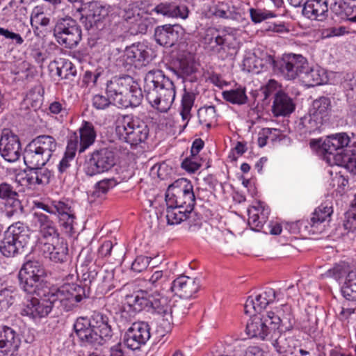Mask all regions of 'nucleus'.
Instances as JSON below:
<instances>
[{
  "label": "nucleus",
  "instance_id": "ea45409f",
  "mask_svg": "<svg viewBox=\"0 0 356 356\" xmlns=\"http://www.w3.org/2000/svg\"><path fill=\"white\" fill-rule=\"evenodd\" d=\"M330 8L341 19L356 22V7L349 6L343 0H338L332 3Z\"/></svg>",
  "mask_w": 356,
  "mask_h": 356
},
{
  "label": "nucleus",
  "instance_id": "680f3d73",
  "mask_svg": "<svg viewBox=\"0 0 356 356\" xmlns=\"http://www.w3.org/2000/svg\"><path fill=\"white\" fill-rule=\"evenodd\" d=\"M214 15L223 19H236L242 15V12L241 10L232 11L230 7L222 3L217 6Z\"/></svg>",
  "mask_w": 356,
  "mask_h": 356
},
{
  "label": "nucleus",
  "instance_id": "f704fd0d",
  "mask_svg": "<svg viewBox=\"0 0 356 356\" xmlns=\"http://www.w3.org/2000/svg\"><path fill=\"white\" fill-rule=\"evenodd\" d=\"M51 71L56 70V74L62 79H70L76 74V70L72 62L66 59H60L50 64Z\"/></svg>",
  "mask_w": 356,
  "mask_h": 356
},
{
  "label": "nucleus",
  "instance_id": "39448f33",
  "mask_svg": "<svg viewBox=\"0 0 356 356\" xmlns=\"http://www.w3.org/2000/svg\"><path fill=\"white\" fill-rule=\"evenodd\" d=\"M33 221L41 235L40 249L44 257L54 262H63L68 248L64 239L59 237L54 222L41 212L34 213Z\"/></svg>",
  "mask_w": 356,
  "mask_h": 356
},
{
  "label": "nucleus",
  "instance_id": "4c0bfd02",
  "mask_svg": "<svg viewBox=\"0 0 356 356\" xmlns=\"http://www.w3.org/2000/svg\"><path fill=\"white\" fill-rule=\"evenodd\" d=\"M168 273L163 270H152L149 278L145 281V291H163L168 282Z\"/></svg>",
  "mask_w": 356,
  "mask_h": 356
},
{
  "label": "nucleus",
  "instance_id": "7ed1b4c3",
  "mask_svg": "<svg viewBox=\"0 0 356 356\" xmlns=\"http://www.w3.org/2000/svg\"><path fill=\"white\" fill-rule=\"evenodd\" d=\"M37 298H27L22 304L21 314L27 316L33 321H38L46 317L53 307H57L60 310L69 312L72 310L86 297L85 289H82V293L79 290L63 293L62 296L49 298L44 296H38Z\"/></svg>",
  "mask_w": 356,
  "mask_h": 356
},
{
  "label": "nucleus",
  "instance_id": "58836bf2",
  "mask_svg": "<svg viewBox=\"0 0 356 356\" xmlns=\"http://www.w3.org/2000/svg\"><path fill=\"white\" fill-rule=\"evenodd\" d=\"M346 152L337 156L336 163L344 166L351 172H356V140H353V146Z\"/></svg>",
  "mask_w": 356,
  "mask_h": 356
},
{
  "label": "nucleus",
  "instance_id": "473e14b6",
  "mask_svg": "<svg viewBox=\"0 0 356 356\" xmlns=\"http://www.w3.org/2000/svg\"><path fill=\"white\" fill-rule=\"evenodd\" d=\"M236 33V31L230 30V31H225L220 35H216L211 42V47L216 51H219L224 47L234 49L238 44Z\"/></svg>",
  "mask_w": 356,
  "mask_h": 356
},
{
  "label": "nucleus",
  "instance_id": "72a5a7b5",
  "mask_svg": "<svg viewBox=\"0 0 356 356\" xmlns=\"http://www.w3.org/2000/svg\"><path fill=\"white\" fill-rule=\"evenodd\" d=\"M8 236L24 248L29 240V229L23 223L17 222L10 225L5 232Z\"/></svg>",
  "mask_w": 356,
  "mask_h": 356
},
{
  "label": "nucleus",
  "instance_id": "6ab92c4d",
  "mask_svg": "<svg viewBox=\"0 0 356 356\" xmlns=\"http://www.w3.org/2000/svg\"><path fill=\"white\" fill-rule=\"evenodd\" d=\"M185 30L179 24H165L156 28L155 40L161 46L172 47L184 39Z\"/></svg>",
  "mask_w": 356,
  "mask_h": 356
},
{
  "label": "nucleus",
  "instance_id": "69168bd1",
  "mask_svg": "<svg viewBox=\"0 0 356 356\" xmlns=\"http://www.w3.org/2000/svg\"><path fill=\"white\" fill-rule=\"evenodd\" d=\"M63 204V202L61 201H52L50 203L38 202L35 203V205L37 208L41 209L49 213L57 215L59 210L61 209Z\"/></svg>",
  "mask_w": 356,
  "mask_h": 356
},
{
  "label": "nucleus",
  "instance_id": "09e8293b",
  "mask_svg": "<svg viewBox=\"0 0 356 356\" xmlns=\"http://www.w3.org/2000/svg\"><path fill=\"white\" fill-rule=\"evenodd\" d=\"M266 61L255 54H247L243 60V70L253 74H259L265 67Z\"/></svg>",
  "mask_w": 356,
  "mask_h": 356
},
{
  "label": "nucleus",
  "instance_id": "774afa93",
  "mask_svg": "<svg viewBox=\"0 0 356 356\" xmlns=\"http://www.w3.org/2000/svg\"><path fill=\"white\" fill-rule=\"evenodd\" d=\"M152 257L143 255L137 256L131 264V270L136 273H140L146 269L152 261Z\"/></svg>",
  "mask_w": 356,
  "mask_h": 356
},
{
  "label": "nucleus",
  "instance_id": "9b49d317",
  "mask_svg": "<svg viewBox=\"0 0 356 356\" xmlns=\"http://www.w3.org/2000/svg\"><path fill=\"white\" fill-rule=\"evenodd\" d=\"M54 35L57 42L67 48L76 47L81 39V30L70 17L61 18L56 22Z\"/></svg>",
  "mask_w": 356,
  "mask_h": 356
},
{
  "label": "nucleus",
  "instance_id": "1a4fd4ad",
  "mask_svg": "<svg viewBox=\"0 0 356 356\" xmlns=\"http://www.w3.org/2000/svg\"><path fill=\"white\" fill-rule=\"evenodd\" d=\"M115 129L119 138L131 145L145 142L149 134L147 125L132 115H124L118 119Z\"/></svg>",
  "mask_w": 356,
  "mask_h": 356
},
{
  "label": "nucleus",
  "instance_id": "79ce46f5",
  "mask_svg": "<svg viewBox=\"0 0 356 356\" xmlns=\"http://www.w3.org/2000/svg\"><path fill=\"white\" fill-rule=\"evenodd\" d=\"M248 213L249 226L252 230L259 232L268 218L270 210H261L259 215L258 210L254 207H249Z\"/></svg>",
  "mask_w": 356,
  "mask_h": 356
},
{
  "label": "nucleus",
  "instance_id": "cd10ccee",
  "mask_svg": "<svg viewBox=\"0 0 356 356\" xmlns=\"http://www.w3.org/2000/svg\"><path fill=\"white\" fill-rule=\"evenodd\" d=\"M308 87L327 83L328 81L327 72L318 65L309 67V65L301 74L300 79Z\"/></svg>",
  "mask_w": 356,
  "mask_h": 356
},
{
  "label": "nucleus",
  "instance_id": "de8ad7c7",
  "mask_svg": "<svg viewBox=\"0 0 356 356\" xmlns=\"http://www.w3.org/2000/svg\"><path fill=\"white\" fill-rule=\"evenodd\" d=\"M195 99V94L192 91L184 90L182 96L179 113L182 120L185 122L184 127L188 124L191 118V110Z\"/></svg>",
  "mask_w": 356,
  "mask_h": 356
},
{
  "label": "nucleus",
  "instance_id": "423d86ee",
  "mask_svg": "<svg viewBox=\"0 0 356 356\" xmlns=\"http://www.w3.org/2000/svg\"><path fill=\"white\" fill-rule=\"evenodd\" d=\"M74 329L81 341L94 346L102 345L112 336L108 317L99 312H94L90 319L78 318Z\"/></svg>",
  "mask_w": 356,
  "mask_h": 356
},
{
  "label": "nucleus",
  "instance_id": "e2e57ef3",
  "mask_svg": "<svg viewBox=\"0 0 356 356\" xmlns=\"http://www.w3.org/2000/svg\"><path fill=\"white\" fill-rule=\"evenodd\" d=\"M278 134L279 130L277 129L263 128L258 133V145L260 147H264L267 144L268 140H273Z\"/></svg>",
  "mask_w": 356,
  "mask_h": 356
},
{
  "label": "nucleus",
  "instance_id": "0e129e2a",
  "mask_svg": "<svg viewBox=\"0 0 356 356\" xmlns=\"http://www.w3.org/2000/svg\"><path fill=\"white\" fill-rule=\"evenodd\" d=\"M348 269L345 264H336L332 268L329 269L326 272V276L332 277L335 280L339 282L346 275H348Z\"/></svg>",
  "mask_w": 356,
  "mask_h": 356
},
{
  "label": "nucleus",
  "instance_id": "b1692460",
  "mask_svg": "<svg viewBox=\"0 0 356 356\" xmlns=\"http://www.w3.org/2000/svg\"><path fill=\"white\" fill-rule=\"evenodd\" d=\"M332 213L330 203L323 202L319 205L312 213L310 221H307L309 227L308 232L312 234L322 233L325 229Z\"/></svg>",
  "mask_w": 356,
  "mask_h": 356
},
{
  "label": "nucleus",
  "instance_id": "5701e85b",
  "mask_svg": "<svg viewBox=\"0 0 356 356\" xmlns=\"http://www.w3.org/2000/svg\"><path fill=\"white\" fill-rule=\"evenodd\" d=\"M170 71L178 79L193 81L196 79L195 73L197 72L194 55L188 52L181 54L178 58L175 67L170 68Z\"/></svg>",
  "mask_w": 356,
  "mask_h": 356
},
{
  "label": "nucleus",
  "instance_id": "49530a36",
  "mask_svg": "<svg viewBox=\"0 0 356 356\" xmlns=\"http://www.w3.org/2000/svg\"><path fill=\"white\" fill-rule=\"evenodd\" d=\"M341 291L346 300L356 302V270L348 273Z\"/></svg>",
  "mask_w": 356,
  "mask_h": 356
},
{
  "label": "nucleus",
  "instance_id": "c756f323",
  "mask_svg": "<svg viewBox=\"0 0 356 356\" xmlns=\"http://www.w3.org/2000/svg\"><path fill=\"white\" fill-rule=\"evenodd\" d=\"M79 131V135L76 133H74V134L70 136V140H71V138L74 140V135L76 134L78 140V149L79 152H83L95 142L96 133L92 124L86 121L83 122Z\"/></svg>",
  "mask_w": 356,
  "mask_h": 356
},
{
  "label": "nucleus",
  "instance_id": "aec40b11",
  "mask_svg": "<svg viewBox=\"0 0 356 356\" xmlns=\"http://www.w3.org/2000/svg\"><path fill=\"white\" fill-rule=\"evenodd\" d=\"M276 297L275 291L271 288H266L250 296L244 305L245 312L252 315L253 312H260L272 303Z\"/></svg>",
  "mask_w": 356,
  "mask_h": 356
},
{
  "label": "nucleus",
  "instance_id": "c85d7f7f",
  "mask_svg": "<svg viewBox=\"0 0 356 356\" xmlns=\"http://www.w3.org/2000/svg\"><path fill=\"white\" fill-rule=\"evenodd\" d=\"M328 11L325 0H309L303 7L302 15L312 20L323 21Z\"/></svg>",
  "mask_w": 356,
  "mask_h": 356
},
{
  "label": "nucleus",
  "instance_id": "a19ab883",
  "mask_svg": "<svg viewBox=\"0 0 356 356\" xmlns=\"http://www.w3.org/2000/svg\"><path fill=\"white\" fill-rule=\"evenodd\" d=\"M331 111V101L329 98L321 97L315 99L312 104L309 111L312 115L325 121Z\"/></svg>",
  "mask_w": 356,
  "mask_h": 356
},
{
  "label": "nucleus",
  "instance_id": "2eb2a0df",
  "mask_svg": "<svg viewBox=\"0 0 356 356\" xmlns=\"http://www.w3.org/2000/svg\"><path fill=\"white\" fill-rule=\"evenodd\" d=\"M308 65L306 58L301 54H285L283 55L280 71L284 77L287 80L300 79L301 74Z\"/></svg>",
  "mask_w": 356,
  "mask_h": 356
},
{
  "label": "nucleus",
  "instance_id": "2f4dec72",
  "mask_svg": "<svg viewBox=\"0 0 356 356\" xmlns=\"http://www.w3.org/2000/svg\"><path fill=\"white\" fill-rule=\"evenodd\" d=\"M193 215V209H189L188 207L167 205L166 220L168 225H179L189 219Z\"/></svg>",
  "mask_w": 356,
  "mask_h": 356
},
{
  "label": "nucleus",
  "instance_id": "ddd939ff",
  "mask_svg": "<svg viewBox=\"0 0 356 356\" xmlns=\"http://www.w3.org/2000/svg\"><path fill=\"white\" fill-rule=\"evenodd\" d=\"M267 319L270 321V325L277 334L285 332L293 329L295 320L291 307L288 304H282L267 312Z\"/></svg>",
  "mask_w": 356,
  "mask_h": 356
},
{
  "label": "nucleus",
  "instance_id": "3c124183",
  "mask_svg": "<svg viewBox=\"0 0 356 356\" xmlns=\"http://www.w3.org/2000/svg\"><path fill=\"white\" fill-rule=\"evenodd\" d=\"M124 179L120 177L104 179L95 184L93 193L96 197H101L124 181Z\"/></svg>",
  "mask_w": 356,
  "mask_h": 356
},
{
  "label": "nucleus",
  "instance_id": "dca6fc26",
  "mask_svg": "<svg viewBox=\"0 0 356 356\" xmlns=\"http://www.w3.org/2000/svg\"><path fill=\"white\" fill-rule=\"evenodd\" d=\"M316 143L325 153L330 156L332 155L336 161L337 156L346 152V149H349L348 147H351L353 141L346 133H339L327 136L323 142H321V140L318 141L312 140L310 145L313 146Z\"/></svg>",
  "mask_w": 356,
  "mask_h": 356
},
{
  "label": "nucleus",
  "instance_id": "4be33fe9",
  "mask_svg": "<svg viewBox=\"0 0 356 356\" xmlns=\"http://www.w3.org/2000/svg\"><path fill=\"white\" fill-rule=\"evenodd\" d=\"M153 11L158 15L172 19H186L189 15L188 6L181 0L163 1L156 5Z\"/></svg>",
  "mask_w": 356,
  "mask_h": 356
},
{
  "label": "nucleus",
  "instance_id": "8fccbe9b",
  "mask_svg": "<svg viewBox=\"0 0 356 356\" xmlns=\"http://www.w3.org/2000/svg\"><path fill=\"white\" fill-rule=\"evenodd\" d=\"M77 150L78 140L77 136L75 134L74 140H73L72 138H71V140H69L67 145L65 155L59 163L58 170L60 172H65L67 170V169L70 166V163L74 159Z\"/></svg>",
  "mask_w": 356,
  "mask_h": 356
},
{
  "label": "nucleus",
  "instance_id": "393cba45",
  "mask_svg": "<svg viewBox=\"0 0 356 356\" xmlns=\"http://www.w3.org/2000/svg\"><path fill=\"white\" fill-rule=\"evenodd\" d=\"M149 49L143 43H134L127 47L123 54V60L127 65L136 67L145 65L149 60Z\"/></svg>",
  "mask_w": 356,
  "mask_h": 356
},
{
  "label": "nucleus",
  "instance_id": "4d7b16f0",
  "mask_svg": "<svg viewBox=\"0 0 356 356\" xmlns=\"http://www.w3.org/2000/svg\"><path fill=\"white\" fill-rule=\"evenodd\" d=\"M250 17L254 24H259L268 19L275 18L277 15L273 11L259 7H250L249 9Z\"/></svg>",
  "mask_w": 356,
  "mask_h": 356
},
{
  "label": "nucleus",
  "instance_id": "052dcab7",
  "mask_svg": "<svg viewBox=\"0 0 356 356\" xmlns=\"http://www.w3.org/2000/svg\"><path fill=\"white\" fill-rule=\"evenodd\" d=\"M202 159L200 156H194L191 154L186 157L181 163L183 169L188 172L193 173L198 170L202 165Z\"/></svg>",
  "mask_w": 356,
  "mask_h": 356
},
{
  "label": "nucleus",
  "instance_id": "a18cd8bd",
  "mask_svg": "<svg viewBox=\"0 0 356 356\" xmlns=\"http://www.w3.org/2000/svg\"><path fill=\"white\" fill-rule=\"evenodd\" d=\"M269 340L272 341V345L277 353L280 354L293 353L294 340L291 337H287L283 332L278 333Z\"/></svg>",
  "mask_w": 356,
  "mask_h": 356
},
{
  "label": "nucleus",
  "instance_id": "a878e982",
  "mask_svg": "<svg viewBox=\"0 0 356 356\" xmlns=\"http://www.w3.org/2000/svg\"><path fill=\"white\" fill-rule=\"evenodd\" d=\"M200 283L197 279L181 275L172 283L171 289L181 298H191L199 289Z\"/></svg>",
  "mask_w": 356,
  "mask_h": 356
},
{
  "label": "nucleus",
  "instance_id": "e433bc0d",
  "mask_svg": "<svg viewBox=\"0 0 356 356\" xmlns=\"http://www.w3.org/2000/svg\"><path fill=\"white\" fill-rule=\"evenodd\" d=\"M222 96L226 102L232 104L242 105L248 101L246 89L240 85H235L234 88L222 91Z\"/></svg>",
  "mask_w": 356,
  "mask_h": 356
},
{
  "label": "nucleus",
  "instance_id": "4468645a",
  "mask_svg": "<svg viewBox=\"0 0 356 356\" xmlns=\"http://www.w3.org/2000/svg\"><path fill=\"white\" fill-rule=\"evenodd\" d=\"M150 327L144 321H137L127 329L124 336L125 346L133 350L140 349L150 339Z\"/></svg>",
  "mask_w": 356,
  "mask_h": 356
},
{
  "label": "nucleus",
  "instance_id": "f8f14e48",
  "mask_svg": "<svg viewBox=\"0 0 356 356\" xmlns=\"http://www.w3.org/2000/svg\"><path fill=\"white\" fill-rule=\"evenodd\" d=\"M115 152L109 148L95 151L84 164V171L88 176H94L109 171L117 163Z\"/></svg>",
  "mask_w": 356,
  "mask_h": 356
},
{
  "label": "nucleus",
  "instance_id": "5fc2aeb1",
  "mask_svg": "<svg viewBox=\"0 0 356 356\" xmlns=\"http://www.w3.org/2000/svg\"><path fill=\"white\" fill-rule=\"evenodd\" d=\"M31 170V179L33 186L36 185H47L52 176L51 172L46 168L36 166L30 168Z\"/></svg>",
  "mask_w": 356,
  "mask_h": 356
},
{
  "label": "nucleus",
  "instance_id": "20e7f679",
  "mask_svg": "<svg viewBox=\"0 0 356 356\" xmlns=\"http://www.w3.org/2000/svg\"><path fill=\"white\" fill-rule=\"evenodd\" d=\"M145 97L151 106L161 113L167 112L176 95L173 81L161 70H151L144 79Z\"/></svg>",
  "mask_w": 356,
  "mask_h": 356
},
{
  "label": "nucleus",
  "instance_id": "6e6d98bb",
  "mask_svg": "<svg viewBox=\"0 0 356 356\" xmlns=\"http://www.w3.org/2000/svg\"><path fill=\"white\" fill-rule=\"evenodd\" d=\"M17 241L5 234L4 238L0 245V251L5 257H13L20 253L24 247L19 245Z\"/></svg>",
  "mask_w": 356,
  "mask_h": 356
},
{
  "label": "nucleus",
  "instance_id": "c03bdc74",
  "mask_svg": "<svg viewBox=\"0 0 356 356\" xmlns=\"http://www.w3.org/2000/svg\"><path fill=\"white\" fill-rule=\"evenodd\" d=\"M323 121L316 116L312 115L310 112L300 119L298 123V129L302 134H311L320 129Z\"/></svg>",
  "mask_w": 356,
  "mask_h": 356
},
{
  "label": "nucleus",
  "instance_id": "412c9836",
  "mask_svg": "<svg viewBox=\"0 0 356 356\" xmlns=\"http://www.w3.org/2000/svg\"><path fill=\"white\" fill-rule=\"evenodd\" d=\"M21 344L19 335L8 326H0V356H16Z\"/></svg>",
  "mask_w": 356,
  "mask_h": 356
},
{
  "label": "nucleus",
  "instance_id": "c9c22d12",
  "mask_svg": "<svg viewBox=\"0 0 356 356\" xmlns=\"http://www.w3.org/2000/svg\"><path fill=\"white\" fill-rule=\"evenodd\" d=\"M60 209L57 214L60 225L67 233H72L76 224L74 212L71 207L65 202Z\"/></svg>",
  "mask_w": 356,
  "mask_h": 356
},
{
  "label": "nucleus",
  "instance_id": "a211bd4d",
  "mask_svg": "<svg viewBox=\"0 0 356 356\" xmlns=\"http://www.w3.org/2000/svg\"><path fill=\"white\" fill-rule=\"evenodd\" d=\"M0 154L9 163L19 160L22 147L19 137L9 130H3L0 138Z\"/></svg>",
  "mask_w": 356,
  "mask_h": 356
},
{
  "label": "nucleus",
  "instance_id": "37998d69",
  "mask_svg": "<svg viewBox=\"0 0 356 356\" xmlns=\"http://www.w3.org/2000/svg\"><path fill=\"white\" fill-rule=\"evenodd\" d=\"M147 291L140 290L136 293L127 296L126 303L129 309L136 313L143 309H147Z\"/></svg>",
  "mask_w": 356,
  "mask_h": 356
},
{
  "label": "nucleus",
  "instance_id": "bf43d9fd",
  "mask_svg": "<svg viewBox=\"0 0 356 356\" xmlns=\"http://www.w3.org/2000/svg\"><path fill=\"white\" fill-rule=\"evenodd\" d=\"M3 211L5 215L8 218L20 214L22 211V207L20 201L17 200L16 197L8 198L4 202Z\"/></svg>",
  "mask_w": 356,
  "mask_h": 356
},
{
  "label": "nucleus",
  "instance_id": "0eeeda50",
  "mask_svg": "<svg viewBox=\"0 0 356 356\" xmlns=\"http://www.w3.org/2000/svg\"><path fill=\"white\" fill-rule=\"evenodd\" d=\"M80 14V21L86 29H90L99 23L104 25L116 23L120 17V9L115 6H110L100 1H90L82 3L77 8Z\"/></svg>",
  "mask_w": 356,
  "mask_h": 356
},
{
  "label": "nucleus",
  "instance_id": "bb28decb",
  "mask_svg": "<svg viewBox=\"0 0 356 356\" xmlns=\"http://www.w3.org/2000/svg\"><path fill=\"white\" fill-rule=\"evenodd\" d=\"M147 310L163 316L171 314L170 300L164 296L162 291H147Z\"/></svg>",
  "mask_w": 356,
  "mask_h": 356
},
{
  "label": "nucleus",
  "instance_id": "864d4df0",
  "mask_svg": "<svg viewBox=\"0 0 356 356\" xmlns=\"http://www.w3.org/2000/svg\"><path fill=\"white\" fill-rule=\"evenodd\" d=\"M14 288L0 279V312L13 303Z\"/></svg>",
  "mask_w": 356,
  "mask_h": 356
},
{
  "label": "nucleus",
  "instance_id": "338daca9",
  "mask_svg": "<svg viewBox=\"0 0 356 356\" xmlns=\"http://www.w3.org/2000/svg\"><path fill=\"white\" fill-rule=\"evenodd\" d=\"M123 19L131 27L140 26L142 21L141 16L137 13V9L134 10V8L124 10Z\"/></svg>",
  "mask_w": 356,
  "mask_h": 356
},
{
  "label": "nucleus",
  "instance_id": "7c9ffc66",
  "mask_svg": "<svg viewBox=\"0 0 356 356\" xmlns=\"http://www.w3.org/2000/svg\"><path fill=\"white\" fill-rule=\"evenodd\" d=\"M295 109L293 100L286 93L277 92L275 96L272 111L275 116H286Z\"/></svg>",
  "mask_w": 356,
  "mask_h": 356
},
{
  "label": "nucleus",
  "instance_id": "f257e3e1",
  "mask_svg": "<svg viewBox=\"0 0 356 356\" xmlns=\"http://www.w3.org/2000/svg\"><path fill=\"white\" fill-rule=\"evenodd\" d=\"M47 273L43 266L37 261H28L23 264L18 273L20 287L24 291L29 294L44 296L53 298L60 296L63 293L79 290L82 293L84 287L74 283L76 277L71 274L67 280L71 282H65L62 285H49L45 281Z\"/></svg>",
  "mask_w": 356,
  "mask_h": 356
},
{
  "label": "nucleus",
  "instance_id": "13d9d810",
  "mask_svg": "<svg viewBox=\"0 0 356 356\" xmlns=\"http://www.w3.org/2000/svg\"><path fill=\"white\" fill-rule=\"evenodd\" d=\"M50 19L44 13V8L41 6H35L31 13V25L33 28L38 29V26H47L49 24Z\"/></svg>",
  "mask_w": 356,
  "mask_h": 356
},
{
  "label": "nucleus",
  "instance_id": "9d476101",
  "mask_svg": "<svg viewBox=\"0 0 356 356\" xmlns=\"http://www.w3.org/2000/svg\"><path fill=\"white\" fill-rule=\"evenodd\" d=\"M166 205L179 206L193 209L195 202L193 186L184 178L178 179L170 185L165 193Z\"/></svg>",
  "mask_w": 356,
  "mask_h": 356
},
{
  "label": "nucleus",
  "instance_id": "f3484780",
  "mask_svg": "<svg viewBox=\"0 0 356 356\" xmlns=\"http://www.w3.org/2000/svg\"><path fill=\"white\" fill-rule=\"evenodd\" d=\"M245 331L249 337H256L262 340L272 339L277 334L273 325H270V321L267 319V314L261 317L253 315L247 323Z\"/></svg>",
  "mask_w": 356,
  "mask_h": 356
},
{
  "label": "nucleus",
  "instance_id": "f03ea898",
  "mask_svg": "<svg viewBox=\"0 0 356 356\" xmlns=\"http://www.w3.org/2000/svg\"><path fill=\"white\" fill-rule=\"evenodd\" d=\"M106 93L107 97L102 95L93 96L92 103L95 108L104 110L111 104L120 108L137 107L143 98L138 82L128 75L114 76L108 81Z\"/></svg>",
  "mask_w": 356,
  "mask_h": 356
},
{
  "label": "nucleus",
  "instance_id": "6e6552de",
  "mask_svg": "<svg viewBox=\"0 0 356 356\" xmlns=\"http://www.w3.org/2000/svg\"><path fill=\"white\" fill-rule=\"evenodd\" d=\"M57 143L51 136L42 135L36 137L26 147L24 161L29 168L44 166L56 150Z\"/></svg>",
  "mask_w": 356,
  "mask_h": 356
},
{
  "label": "nucleus",
  "instance_id": "603ef678",
  "mask_svg": "<svg viewBox=\"0 0 356 356\" xmlns=\"http://www.w3.org/2000/svg\"><path fill=\"white\" fill-rule=\"evenodd\" d=\"M197 117L200 124L210 128L217 121L216 108L213 106L202 107L197 111Z\"/></svg>",
  "mask_w": 356,
  "mask_h": 356
}]
</instances>
